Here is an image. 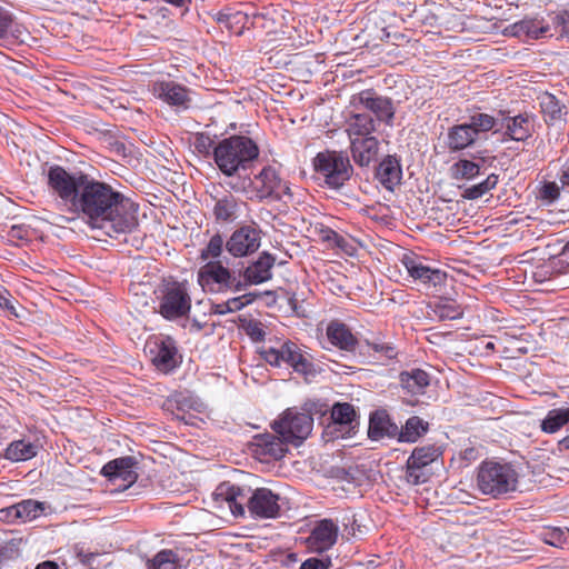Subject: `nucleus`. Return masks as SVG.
<instances>
[{"mask_svg": "<svg viewBox=\"0 0 569 569\" xmlns=\"http://www.w3.org/2000/svg\"><path fill=\"white\" fill-rule=\"evenodd\" d=\"M370 347L373 351L381 353L387 359H393L397 356L395 347L386 342H372Z\"/></svg>", "mask_w": 569, "mask_h": 569, "instance_id": "obj_52", "label": "nucleus"}, {"mask_svg": "<svg viewBox=\"0 0 569 569\" xmlns=\"http://www.w3.org/2000/svg\"><path fill=\"white\" fill-rule=\"evenodd\" d=\"M249 183L252 187V197L260 201L264 199L279 201L284 196H290L287 182L281 180L277 170L271 166L264 167Z\"/></svg>", "mask_w": 569, "mask_h": 569, "instance_id": "obj_9", "label": "nucleus"}, {"mask_svg": "<svg viewBox=\"0 0 569 569\" xmlns=\"http://www.w3.org/2000/svg\"><path fill=\"white\" fill-rule=\"evenodd\" d=\"M261 357L273 367H281L287 365V357L284 353V341L278 347H263L260 351Z\"/></svg>", "mask_w": 569, "mask_h": 569, "instance_id": "obj_42", "label": "nucleus"}, {"mask_svg": "<svg viewBox=\"0 0 569 569\" xmlns=\"http://www.w3.org/2000/svg\"><path fill=\"white\" fill-rule=\"evenodd\" d=\"M543 541L553 547H561L566 541V533L558 528L548 530L543 533Z\"/></svg>", "mask_w": 569, "mask_h": 569, "instance_id": "obj_50", "label": "nucleus"}, {"mask_svg": "<svg viewBox=\"0 0 569 569\" xmlns=\"http://www.w3.org/2000/svg\"><path fill=\"white\" fill-rule=\"evenodd\" d=\"M210 313L212 315H227L229 313L226 302L221 303H212L210 308Z\"/></svg>", "mask_w": 569, "mask_h": 569, "instance_id": "obj_58", "label": "nucleus"}, {"mask_svg": "<svg viewBox=\"0 0 569 569\" xmlns=\"http://www.w3.org/2000/svg\"><path fill=\"white\" fill-rule=\"evenodd\" d=\"M516 33H523L532 39L545 37L549 31V24L543 19L526 18L512 26Z\"/></svg>", "mask_w": 569, "mask_h": 569, "instance_id": "obj_32", "label": "nucleus"}, {"mask_svg": "<svg viewBox=\"0 0 569 569\" xmlns=\"http://www.w3.org/2000/svg\"><path fill=\"white\" fill-rule=\"evenodd\" d=\"M329 341L346 351H353L357 346V339L345 323L331 322L327 328Z\"/></svg>", "mask_w": 569, "mask_h": 569, "instance_id": "obj_28", "label": "nucleus"}, {"mask_svg": "<svg viewBox=\"0 0 569 569\" xmlns=\"http://www.w3.org/2000/svg\"><path fill=\"white\" fill-rule=\"evenodd\" d=\"M376 178L387 190L393 191L402 178L398 159L393 156L386 157L377 168Z\"/></svg>", "mask_w": 569, "mask_h": 569, "instance_id": "obj_23", "label": "nucleus"}, {"mask_svg": "<svg viewBox=\"0 0 569 569\" xmlns=\"http://www.w3.org/2000/svg\"><path fill=\"white\" fill-rule=\"evenodd\" d=\"M476 140L475 130L465 122L449 128L446 146L450 151L456 152L470 147Z\"/></svg>", "mask_w": 569, "mask_h": 569, "instance_id": "obj_24", "label": "nucleus"}, {"mask_svg": "<svg viewBox=\"0 0 569 569\" xmlns=\"http://www.w3.org/2000/svg\"><path fill=\"white\" fill-rule=\"evenodd\" d=\"M437 312L441 319H457L461 316L459 309L451 305L438 306Z\"/></svg>", "mask_w": 569, "mask_h": 569, "instance_id": "obj_54", "label": "nucleus"}, {"mask_svg": "<svg viewBox=\"0 0 569 569\" xmlns=\"http://www.w3.org/2000/svg\"><path fill=\"white\" fill-rule=\"evenodd\" d=\"M560 181L563 186H569V168L567 170L563 171L561 178H560Z\"/></svg>", "mask_w": 569, "mask_h": 569, "instance_id": "obj_64", "label": "nucleus"}, {"mask_svg": "<svg viewBox=\"0 0 569 569\" xmlns=\"http://www.w3.org/2000/svg\"><path fill=\"white\" fill-rule=\"evenodd\" d=\"M452 176L456 179H471L479 173V166L470 160H459L452 168Z\"/></svg>", "mask_w": 569, "mask_h": 569, "instance_id": "obj_43", "label": "nucleus"}, {"mask_svg": "<svg viewBox=\"0 0 569 569\" xmlns=\"http://www.w3.org/2000/svg\"><path fill=\"white\" fill-rule=\"evenodd\" d=\"M322 238H323V240H326L328 242H332L336 247L341 248V249H345L347 246V240L342 236H340L338 232H336L331 229L325 230Z\"/></svg>", "mask_w": 569, "mask_h": 569, "instance_id": "obj_53", "label": "nucleus"}, {"mask_svg": "<svg viewBox=\"0 0 569 569\" xmlns=\"http://www.w3.org/2000/svg\"><path fill=\"white\" fill-rule=\"evenodd\" d=\"M428 430V422L421 418L410 417L405 426L399 430L398 440L401 442H416Z\"/></svg>", "mask_w": 569, "mask_h": 569, "instance_id": "obj_33", "label": "nucleus"}, {"mask_svg": "<svg viewBox=\"0 0 569 569\" xmlns=\"http://www.w3.org/2000/svg\"><path fill=\"white\" fill-rule=\"evenodd\" d=\"M217 501L227 503L234 517H243L246 507L253 519H274L280 516V496L268 488L250 490L230 481L221 482L214 490Z\"/></svg>", "mask_w": 569, "mask_h": 569, "instance_id": "obj_2", "label": "nucleus"}, {"mask_svg": "<svg viewBox=\"0 0 569 569\" xmlns=\"http://www.w3.org/2000/svg\"><path fill=\"white\" fill-rule=\"evenodd\" d=\"M560 196V188L556 182H546L539 189V198L546 203L555 202Z\"/></svg>", "mask_w": 569, "mask_h": 569, "instance_id": "obj_47", "label": "nucleus"}, {"mask_svg": "<svg viewBox=\"0 0 569 569\" xmlns=\"http://www.w3.org/2000/svg\"><path fill=\"white\" fill-rule=\"evenodd\" d=\"M399 381L408 393L423 395L430 385V376L422 369H411L403 371L399 376Z\"/></svg>", "mask_w": 569, "mask_h": 569, "instance_id": "obj_27", "label": "nucleus"}, {"mask_svg": "<svg viewBox=\"0 0 569 569\" xmlns=\"http://www.w3.org/2000/svg\"><path fill=\"white\" fill-rule=\"evenodd\" d=\"M223 248V239L220 234H214L209 240L207 247L201 251V259L208 260L210 258H218Z\"/></svg>", "mask_w": 569, "mask_h": 569, "instance_id": "obj_45", "label": "nucleus"}, {"mask_svg": "<svg viewBox=\"0 0 569 569\" xmlns=\"http://www.w3.org/2000/svg\"><path fill=\"white\" fill-rule=\"evenodd\" d=\"M313 167L332 189L341 188L353 174L349 158L338 151L319 152L313 160Z\"/></svg>", "mask_w": 569, "mask_h": 569, "instance_id": "obj_5", "label": "nucleus"}, {"mask_svg": "<svg viewBox=\"0 0 569 569\" xmlns=\"http://www.w3.org/2000/svg\"><path fill=\"white\" fill-rule=\"evenodd\" d=\"M203 329V323H201L198 319H193L190 323L189 331L193 333H198Z\"/></svg>", "mask_w": 569, "mask_h": 569, "instance_id": "obj_60", "label": "nucleus"}, {"mask_svg": "<svg viewBox=\"0 0 569 569\" xmlns=\"http://www.w3.org/2000/svg\"><path fill=\"white\" fill-rule=\"evenodd\" d=\"M569 422V408H556L549 410L541 421V430L546 433H555Z\"/></svg>", "mask_w": 569, "mask_h": 569, "instance_id": "obj_34", "label": "nucleus"}, {"mask_svg": "<svg viewBox=\"0 0 569 569\" xmlns=\"http://www.w3.org/2000/svg\"><path fill=\"white\" fill-rule=\"evenodd\" d=\"M399 428L390 420L385 412H376L370 417L368 435L372 440H379L383 437H398Z\"/></svg>", "mask_w": 569, "mask_h": 569, "instance_id": "obj_26", "label": "nucleus"}, {"mask_svg": "<svg viewBox=\"0 0 569 569\" xmlns=\"http://www.w3.org/2000/svg\"><path fill=\"white\" fill-rule=\"evenodd\" d=\"M38 453V446L26 440L12 441L6 449L4 457L11 461H26Z\"/></svg>", "mask_w": 569, "mask_h": 569, "instance_id": "obj_31", "label": "nucleus"}, {"mask_svg": "<svg viewBox=\"0 0 569 569\" xmlns=\"http://www.w3.org/2000/svg\"><path fill=\"white\" fill-rule=\"evenodd\" d=\"M284 443L287 442L276 435H263L257 438V446L261 449V452L276 460L281 459L286 455L287 448Z\"/></svg>", "mask_w": 569, "mask_h": 569, "instance_id": "obj_30", "label": "nucleus"}, {"mask_svg": "<svg viewBox=\"0 0 569 569\" xmlns=\"http://www.w3.org/2000/svg\"><path fill=\"white\" fill-rule=\"evenodd\" d=\"M338 532V525L331 519L317 521L306 539L308 549L319 553L327 551L337 542Z\"/></svg>", "mask_w": 569, "mask_h": 569, "instance_id": "obj_15", "label": "nucleus"}, {"mask_svg": "<svg viewBox=\"0 0 569 569\" xmlns=\"http://www.w3.org/2000/svg\"><path fill=\"white\" fill-rule=\"evenodd\" d=\"M152 93L163 102L187 109L190 103L189 90L174 81H158L152 86Z\"/></svg>", "mask_w": 569, "mask_h": 569, "instance_id": "obj_17", "label": "nucleus"}, {"mask_svg": "<svg viewBox=\"0 0 569 569\" xmlns=\"http://www.w3.org/2000/svg\"><path fill=\"white\" fill-rule=\"evenodd\" d=\"M332 567V560L329 556L311 557L305 560L300 569H330Z\"/></svg>", "mask_w": 569, "mask_h": 569, "instance_id": "obj_48", "label": "nucleus"}, {"mask_svg": "<svg viewBox=\"0 0 569 569\" xmlns=\"http://www.w3.org/2000/svg\"><path fill=\"white\" fill-rule=\"evenodd\" d=\"M20 540L11 539L0 545V565L20 556Z\"/></svg>", "mask_w": 569, "mask_h": 569, "instance_id": "obj_44", "label": "nucleus"}, {"mask_svg": "<svg viewBox=\"0 0 569 569\" xmlns=\"http://www.w3.org/2000/svg\"><path fill=\"white\" fill-rule=\"evenodd\" d=\"M313 428V418L298 408H288L279 419L272 423V429L286 442L299 446L306 440Z\"/></svg>", "mask_w": 569, "mask_h": 569, "instance_id": "obj_6", "label": "nucleus"}, {"mask_svg": "<svg viewBox=\"0 0 569 569\" xmlns=\"http://www.w3.org/2000/svg\"><path fill=\"white\" fill-rule=\"evenodd\" d=\"M29 38L27 28L16 21L12 12L0 6V40L24 43Z\"/></svg>", "mask_w": 569, "mask_h": 569, "instance_id": "obj_21", "label": "nucleus"}, {"mask_svg": "<svg viewBox=\"0 0 569 569\" xmlns=\"http://www.w3.org/2000/svg\"><path fill=\"white\" fill-rule=\"evenodd\" d=\"M99 553L98 552H88L87 555V559H84V563L86 566L88 567H92L94 560L98 558Z\"/></svg>", "mask_w": 569, "mask_h": 569, "instance_id": "obj_61", "label": "nucleus"}, {"mask_svg": "<svg viewBox=\"0 0 569 569\" xmlns=\"http://www.w3.org/2000/svg\"><path fill=\"white\" fill-rule=\"evenodd\" d=\"M400 262L413 280L428 287L442 286L446 281V272L426 266L422 259L413 253H405Z\"/></svg>", "mask_w": 569, "mask_h": 569, "instance_id": "obj_12", "label": "nucleus"}, {"mask_svg": "<svg viewBox=\"0 0 569 569\" xmlns=\"http://www.w3.org/2000/svg\"><path fill=\"white\" fill-rule=\"evenodd\" d=\"M357 413L352 405L336 403L331 409V422L327 426V432L335 437H345L356 427Z\"/></svg>", "mask_w": 569, "mask_h": 569, "instance_id": "obj_16", "label": "nucleus"}, {"mask_svg": "<svg viewBox=\"0 0 569 569\" xmlns=\"http://www.w3.org/2000/svg\"><path fill=\"white\" fill-rule=\"evenodd\" d=\"M375 129V121L367 113H355L347 120L346 132L350 141H355V138L371 137Z\"/></svg>", "mask_w": 569, "mask_h": 569, "instance_id": "obj_29", "label": "nucleus"}, {"mask_svg": "<svg viewBox=\"0 0 569 569\" xmlns=\"http://www.w3.org/2000/svg\"><path fill=\"white\" fill-rule=\"evenodd\" d=\"M254 293H246L239 297L231 298L226 301L227 309L229 313L236 312L250 305L256 299Z\"/></svg>", "mask_w": 569, "mask_h": 569, "instance_id": "obj_46", "label": "nucleus"}, {"mask_svg": "<svg viewBox=\"0 0 569 569\" xmlns=\"http://www.w3.org/2000/svg\"><path fill=\"white\" fill-rule=\"evenodd\" d=\"M211 143H212V141L209 136L200 133V134H197V137H196L194 148L200 153H209Z\"/></svg>", "mask_w": 569, "mask_h": 569, "instance_id": "obj_55", "label": "nucleus"}, {"mask_svg": "<svg viewBox=\"0 0 569 569\" xmlns=\"http://www.w3.org/2000/svg\"><path fill=\"white\" fill-rule=\"evenodd\" d=\"M284 353L287 357V366L291 367L296 372L309 375L313 372V366L310 356L303 351L297 343L284 341Z\"/></svg>", "mask_w": 569, "mask_h": 569, "instance_id": "obj_25", "label": "nucleus"}, {"mask_svg": "<svg viewBox=\"0 0 569 569\" xmlns=\"http://www.w3.org/2000/svg\"><path fill=\"white\" fill-rule=\"evenodd\" d=\"M497 183L498 176L491 173L482 182L466 188L462 196L463 198L469 200L478 199L486 194L491 189H493L497 186Z\"/></svg>", "mask_w": 569, "mask_h": 569, "instance_id": "obj_38", "label": "nucleus"}, {"mask_svg": "<svg viewBox=\"0 0 569 569\" xmlns=\"http://www.w3.org/2000/svg\"><path fill=\"white\" fill-rule=\"evenodd\" d=\"M440 452L435 446H423L416 448L409 457L410 468H423L433 462Z\"/></svg>", "mask_w": 569, "mask_h": 569, "instance_id": "obj_36", "label": "nucleus"}, {"mask_svg": "<svg viewBox=\"0 0 569 569\" xmlns=\"http://www.w3.org/2000/svg\"><path fill=\"white\" fill-rule=\"evenodd\" d=\"M258 154V146L244 136L222 139L213 149L214 163L228 177L247 169Z\"/></svg>", "mask_w": 569, "mask_h": 569, "instance_id": "obj_3", "label": "nucleus"}, {"mask_svg": "<svg viewBox=\"0 0 569 569\" xmlns=\"http://www.w3.org/2000/svg\"><path fill=\"white\" fill-rule=\"evenodd\" d=\"M198 282L209 292L242 291L246 283L237 279L220 261H209L198 271Z\"/></svg>", "mask_w": 569, "mask_h": 569, "instance_id": "obj_8", "label": "nucleus"}, {"mask_svg": "<svg viewBox=\"0 0 569 569\" xmlns=\"http://www.w3.org/2000/svg\"><path fill=\"white\" fill-rule=\"evenodd\" d=\"M463 457L466 459H473V458H476V450L473 448H467L463 451Z\"/></svg>", "mask_w": 569, "mask_h": 569, "instance_id": "obj_63", "label": "nucleus"}, {"mask_svg": "<svg viewBox=\"0 0 569 569\" xmlns=\"http://www.w3.org/2000/svg\"><path fill=\"white\" fill-rule=\"evenodd\" d=\"M421 469L422 468H410L409 461H407L406 478H407L408 482H410L412 485H418L421 481H423V479H421L422 478Z\"/></svg>", "mask_w": 569, "mask_h": 569, "instance_id": "obj_57", "label": "nucleus"}, {"mask_svg": "<svg viewBox=\"0 0 569 569\" xmlns=\"http://www.w3.org/2000/svg\"><path fill=\"white\" fill-rule=\"evenodd\" d=\"M153 366L161 372H170L179 365L178 350L172 338L166 337L148 343Z\"/></svg>", "mask_w": 569, "mask_h": 569, "instance_id": "obj_14", "label": "nucleus"}, {"mask_svg": "<svg viewBox=\"0 0 569 569\" xmlns=\"http://www.w3.org/2000/svg\"><path fill=\"white\" fill-rule=\"evenodd\" d=\"M36 569H58V567L54 562L46 561L38 565Z\"/></svg>", "mask_w": 569, "mask_h": 569, "instance_id": "obj_62", "label": "nucleus"}, {"mask_svg": "<svg viewBox=\"0 0 569 569\" xmlns=\"http://www.w3.org/2000/svg\"><path fill=\"white\" fill-rule=\"evenodd\" d=\"M276 263V257L267 251L259 254L257 260L251 262L243 270V281L246 287L250 284H260L272 278V268Z\"/></svg>", "mask_w": 569, "mask_h": 569, "instance_id": "obj_18", "label": "nucleus"}, {"mask_svg": "<svg viewBox=\"0 0 569 569\" xmlns=\"http://www.w3.org/2000/svg\"><path fill=\"white\" fill-rule=\"evenodd\" d=\"M466 123L475 130L476 137H478L479 133L487 132L497 127V120L487 113H475L470 116L469 121Z\"/></svg>", "mask_w": 569, "mask_h": 569, "instance_id": "obj_41", "label": "nucleus"}, {"mask_svg": "<svg viewBox=\"0 0 569 569\" xmlns=\"http://www.w3.org/2000/svg\"><path fill=\"white\" fill-rule=\"evenodd\" d=\"M191 307V299L183 283L173 282L166 287L161 302L160 313L168 320L184 316Z\"/></svg>", "mask_w": 569, "mask_h": 569, "instance_id": "obj_10", "label": "nucleus"}, {"mask_svg": "<svg viewBox=\"0 0 569 569\" xmlns=\"http://www.w3.org/2000/svg\"><path fill=\"white\" fill-rule=\"evenodd\" d=\"M244 332L253 340L261 341L263 340L266 332L262 328L261 322L257 320H248L242 325Z\"/></svg>", "mask_w": 569, "mask_h": 569, "instance_id": "obj_49", "label": "nucleus"}, {"mask_svg": "<svg viewBox=\"0 0 569 569\" xmlns=\"http://www.w3.org/2000/svg\"><path fill=\"white\" fill-rule=\"evenodd\" d=\"M79 190L73 212L110 238L131 232L138 224L137 207L110 184L88 176Z\"/></svg>", "mask_w": 569, "mask_h": 569, "instance_id": "obj_1", "label": "nucleus"}, {"mask_svg": "<svg viewBox=\"0 0 569 569\" xmlns=\"http://www.w3.org/2000/svg\"><path fill=\"white\" fill-rule=\"evenodd\" d=\"M518 480V471L507 462L483 461L477 472L478 489L493 498L516 491Z\"/></svg>", "mask_w": 569, "mask_h": 569, "instance_id": "obj_4", "label": "nucleus"}, {"mask_svg": "<svg viewBox=\"0 0 569 569\" xmlns=\"http://www.w3.org/2000/svg\"><path fill=\"white\" fill-rule=\"evenodd\" d=\"M260 230L244 226L232 232L226 242V249L231 256L240 258L256 252L260 247Z\"/></svg>", "mask_w": 569, "mask_h": 569, "instance_id": "obj_13", "label": "nucleus"}, {"mask_svg": "<svg viewBox=\"0 0 569 569\" xmlns=\"http://www.w3.org/2000/svg\"><path fill=\"white\" fill-rule=\"evenodd\" d=\"M500 129L515 141H525L531 137L533 131V118L529 114L506 117L501 121Z\"/></svg>", "mask_w": 569, "mask_h": 569, "instance_id": "obj_22", "label": "nucleus"}, {"mask_svg": "<svg viewBox=\"0 0 569 569\" xmlns=\"http://www.w3.org/2000/svg\"><path fill=\"white\" fill-rule=\"evenodd\" d=\"M540 107L546 121H557L562 117V104L550 93H543L540 97Z\"/></svg>", "mask_w": 569, "mask_h": 569, "instance_id": "obj_37", "label": "nucleus"}, {"mask_svg": "<svg viewBox=\"0 0 569 569\" xmlns=\"http://www.w3.org/2000/svg\"><path fill=\"white\" fill-rule=\"evenodd\" d=\"M16 300L6 290H0V308L8 311L10 316L19 317L14 306Z\"/></svg>", "mask_w": 569, "mask_h": 569, "instance_id": "obj_51", "label": "nucleus"}, {"mask_svg": "<svg viewBox=\"0 0 569 569\" xmlns=\"http://www.w3.org/2000/svg\"><path fill=\"white\" fill-rule=\"evenodd\" d=\"M0 520L7 521V522H14L18 521V508L17 503L12 505L7 508L0 509Z\"/></svg>", "mask_w": 569, "mask_h": 569, "instance_id": "obj_56", "label": "nucleus"}, {"mask_svg": "<svg viewBox=\"0 0 569 569\" xmlns=\"http://www.w3.org/2000/svg\"><path fill=\"white\" fill-rule=\"evenodd\" d=\"M73 550H74L76 558L79 560V562H81L83 565L84 559H87V555L89 551L84 550V548L80 545H76Z\"/></svg>", "mask_w": 569, "mask_h": 569, "instance_id": "obj_59", "label": "nucleus"}, {"mask_svg": "<svg viewBox=\"0 0 569 569\" xmlns=\"http://www.w3.org/2000/svg\"><path fill=\"white\" fill-rule=\"evenodd\" d=\"M47 178L50 191L72 210L77 202L79 190L84 186L83 182L88 176L70 173L63 167L56 164L49 168Z\"/></svg>", "mask_w": 569, "mask_h": 569, "instance_id": "obj_7", "label": "nucleus"}, {"mask_svg": "<svg viewBox=\"0 0 569 569\" xmlns=\"http://www.w3.org/2000/svg\"><path fill=\"white\" fill-rule=\"evenodd\" d=\"M358 100L361 106L375 113L378 120L387 123L392 121L395 108L391 99L378 96L371 90H365L358 94Z\"/></svg>", "mask_w": 569, "mask_h": 569, "instance_id": "obj_19", "label": "nucleus"}, {"mask_svg": "<svg viewBox=\"0 0 569 569\" xmlns=\"http://www.w3.org/2000/svg\"><path fill=\"white\" fill-rule=\"evenodd\" d=\"M237 210V201L232 196H224L219 199L214 206V216L218 220L229 221L233 218Z\"/></svg>", "mask_w": 569, "mask_h": 569, "instance_id": "obj_40", "label": "nucleus"}, {"mask_svg": "<svg viewBox=\"0 0 569 569\" xmlns=\"http://www.w3.org/2000/svg\"><path fill=\"white\" fill-rule=\"evenodd\" d=\"M101 475L118 489L126 490L138 479L137 461L130 456L113 459L102 467Z\"/></svg>", "mask_w": 569, "mask_h": 569, "instance_id": "obj_11", "label": "nucleus"}, {"mask_svg": "<svg viewBox=\"0 0 569 569\" xmlns=\"http://www.w3.org/2000/svg\"><path fill=\"white\" fill-rule=\"evenodd\" d=\"M350 152L353 161L360 167H369L377 161L379 141L376 137L355 138L350 141Z\"/></svg>", "mask_w": 569, "mask_h": 569, "instance_id": "obj_20", "label": "nucleus"}, {"mask_svg": "<svg viewBox=\"0 0 569 569\" xmlns=\"http://www.w3.org/2000/svg\"><path fill=\"white\" fill-rule=\"evenodd\" d=\"M181 559L173 550L164 549L159 551L148 561V569H181Z\"/></svg>", "mask_w": 569, "mask_h": 569, "instance_id": "obj_35", "label": "nucleus"}, {"mask_svg": "<svg viewBox=\"0 0 569 569\" xmlns=\"http://www.w3.org/2000/svg\"><path fill=\"white\" fill-rule=\"evenodd\" d=\"M19 521L26 522L36 519L44 510L43 503L36 500H23L17 503Z\"/></svg>", "mask_w": 569, "mask_h": 569, "instance_id": "obj_39", "label": "nucleus"}]
</instances>
